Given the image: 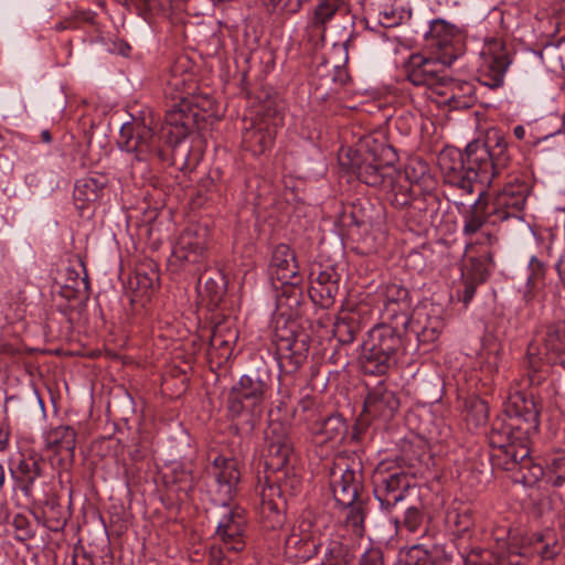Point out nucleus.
<instances>
[{
	"mask_svg": "<svg viewBox=\"0 0 565 565\" xmlns=\"http://www.w3.org/2000/svg\"><path fill=\"white\" fill-rule=\"evenodd\" d=\"M185 58H178L166 75L164 94L174 100L167 111L159 135L154 132L153 117L147 121L126 122L121 126L117 140L118 148L126 152L131 163L148 162L153 158L167 161L166 151L160 141L171 147L179 145L193 127V114L188 110V97L194 90L193 75L188 71Z\"/></svg>",
	"mask_w": 565,
	"mask_h": 565,
	"instance_id": "1",
	"label": "nucleus"
},
{
	"mask_svg": "<svg viewBox=\"0 0 565 565\" xmlns=\"http://www.w3.org/2000/svg\"><path fill=\"white\" fill-rule=\"evenodd\" d=\"M509 162L508 142L498 128L489 129L483 141L468 143L465 153L446 149L438 156L445 183L462 194H471L478 183L491 184Z\"/></svg>",
	"mask_w": 565,
	"mask_h": 565,
	"instance_id": "2",
	"label": "nucleus"
},
{
	"mask_svg": "<svg viewBox=\"0 0 565 565\" xmlns=\"http://www.w3.org/2000/svg\"><path fill=\"white\" fill-rule=\"evenodd\" d=\"M552 364L565 365V321L546 326L529 344L522 362L529 385H539Z\"/></svg>",
	"mask_w": 565,
	"mask_h": 565,
	"instance_id": "3",
	"label": "nucleus"
},
{
	"mask_svg": "<svg viewBox=\"0 0 565 565\" xmlns=\"http://www.w3.org/2000/svg\"><path fill=\"white\" fill-rule=\"evenodd\" d=\"M270 385V373L267 369L242 375L228 395L227 409L232 418L245 416V423L253 429L264 412Z\"/></svg>",
	"mask_w": 565,
	"mask_h": 565,
	"instance_id": "4",
	"label": "nucleus"
},
{
	"mask_svg": "<svg viewBox=\"0 0 565 565\" xmlns=\"http://www.w3.org/2000/svg\"><path fill=\"white\" fill-rule=\"evenodd\" d=\"M403 348L402 332L387 323L373 327L362 344L361 362L365 373L383 375L397 362Z\"/></svg>",
	"mask_w": 565,
	"mask_h": 565,
	"instance_id": "5",
	"label": "nucleus"
},
{
	"mask_svg": "<svg viewBox=\"0 0 565 565\" xmlns=\"http://www.w3.org/2000/svg\"><path fill=\"white\" fill-rule=\"evenodd\" d=\"M358 178L365 184L377 188L386 195V199L397 205H406L409 202L408 186L402 184L403 175L392 164L379 163L375 159L363 161L358 167Z\"/></svg>",
	"mask_w": 565,
	"mask_h": 565,
	"instance_id": "6",
	"label": "nucleus"
},
{
	"mask_svg": "<svg viewBox=\"0 0 565 565\" xmlns=\"http://www.w3.org/2000/svg\"><path fill=\"white\" fill-rule=\"evenodd\" d=\"M450 65L436 55L412 54L405 64L406 77L413 85L427 86L438 93L448 79Z\"/></svg>",
	"mask_w": 565,
	"mask_h": 565,
	"instance_id": "7",
	"label": "nucleus"
},
{
	"mask_svg": "<svg viewBox=\"0 0 565 565\" xmlns=\"http://www.w3.org/2000/svg\"><path fill=\"white\" fill-rule=\"evenodd\" d=\"M479 81L490 88L501 87L511 64L510 53L497 39L487 41L480 53Z\"/></svg>",
	"mask_w": 565,
	"mask_h": 565,
	"instance_id": "8",
	"label": "nucleus"
},
{
	"mask_svg": "<svg viewBox=\"0 0 565 565\" xmlns=\"http://www.w3.org/2000/svg\"><path fill=\"white\" fill-rule=\"evenodd\" d=\"M319 529L311 514H303L285 539V554L296 562H306L318 554Z\"/></svg>",
	"mask_w": 565,
	"mask_h": 565,
	"instance_id": "9",
	"label": "nucleus"
},
{
	"mask_svg": "<svg viewBox=\"0 0 565 565\" xmlns=\"http://www.w3.org/2000/svg\"><path fill=\"white\" fill-rule=\"evenodd\" d=\"M505 417H497L488 434L489 444L493 448L491 459L494 467L503 461L505 452H516L520 444H527L529 433H519L520 425L510 419L507 422Z\"/></svg>",
	"mask_w": 565,
	"mask_h": 565,
	"instance_id": "10",
	"label": "nucleus"
},
{
	"mask_svg": "<svg viewBox=\"0 0 565 565\" xmlns=\"http://www.w3.org/2000/svg\"><path fill=\"white\" fill-rule=\"evenodd\" d=\"M425 38L433 53L439 58H444V63L452 64L461 55L458 31L444 20L431 21Z\"/></svg>",
	"mask_w": 565,
	"mask_h": 565,
	"instance_id": "11",
	"label": "nucleus"
},
{
	"mask_svg": "<svg viewBox=\"0 0 565 565\" xmlns=\"http://www.w3.org/2000/svg\"><path fill=\"white\" fill-rule=\"evenodd\" d=\"M497 467L512 472L513 480L525 487H532L542 478H545L544 468L533 462L530 457L527 444H520L516 452H505V455H503V461Z\"/></svg>",
	"mask_w": 565,
	"mask_h": 565,
	"instance_id": "12",
	"label": "nucleus"
},
{
	"mask_svg": "<svg viewBox=\"0 0 565 565\" xmlns=\"http://www.w3.org/2000/svg\"><path fill=\"white\" fill-rule=\"evenodd\" d=\"M530 192L531 189L525 182L508 183L493 198L491 214L499 221H507L511 217L521 220Z\"/></svg>",
	"mask_w": 565,
	"mask_h": 565,
	"instance_id": "13",
	"label": "nucleus"
},
{
	"mask_svg": "<svg viewBox=\"0 0 565 565\" xmlns=\"http://www.w3.org/2000/svg\"><path fill=\"white\" fill-rule=\"evenodd\" d=\"M292 455V444L280 424H270L265 433L264 458L269 470L282 471Z\"/></svg>",
	"mask_w": 565,
	"mask_h": 565,
	"instance_id": "14",
	"label": "nucleus"
},
{
	"mask_svg": "<svg viewBox=\"0 0 565 565\" xmlns=\"http://www.w3.org/2000/svg\"><path fill=\"white\" fill-rule=\"evenodd\" d=\"M206 243L207 228L192 224L180 234L173 247V257L181 264H200L204 257Z\"/></svg>",
	"mask_w": 565,
	"mask_h": 565,
	"instance_id": "15",
	"label": "nucleus"
},
{
	"mask_svg": "<svg viewBox=\"0 0 565 565\" xmlns=\"http://www.w3.org/2000/svg\"><path fill=\"white\" fill-rule=\"evenodd\" d=\"M374 495L383 509H391L405 499L409 489V478L403 471H394L385 475L381 468L376 470L374 478Z\"/></svg>",
	"mask_w": 565,
	"mask_h": 565,
	"instance_id": "16",
	"label": "nucleus"
},
{
	"mask_svg": "<svg viewBox=\"0 0 565 565\" xmlns=\"http://www.w3.org/2000/svg\"><path fill=\"white\" fill-rule=\"evenodd\" d=\"M504 416L520 425L518 426L519 433L530 434L539 426V412L534 401L521 392H515L508 397Z\"/></svg>",
	"mask_w": 565,
	"mask_h": 565,
	"instance_id": "17",
	"label": "nucleus"
},
{
	"mask_svg": "<svg viewBox=\"0 0 565 565\" xmlns=\"http://www.w3.org/2000/svg\"><path fill=\"white\" fill-rule=\"evenodd\" d=\"M269 275L284 286L296 287L300 284L299 266L296 253L286 244L278 245L273 253Z\"/></svg>",
	"mask_w": 565,
	"mask_h": 565,
	"instance_id": "18",
	"label": "nucleus"
},
{
	"mask_svg": "<svg viewBox=\"0 0 565 565\" xmlns=\"http://www.w3.org/2000/svg\"><path fill=\"white\" fill-rule=\"evenodd\" d=\"M330 487L334 500L340 505H352L360 499L361 475L349 467L342 468L337 465L331 471Z\"/></svg>",
	"mask_w": 565,
	"mask_h": 565,
	"instance_id": "19",
	"label": "nucleus"
},
{
	"mask_svg": "<svg viewBox=\"0 0 565 565\" xmlns=\"http://www.w3.org/2000/svg\"><path fill=\"white\" fill-rule=\"evenodd\" d=\"M559 553L561 545L556 533L552 529H545L529 535L516 552L518 555L523 557L537 555L542 562L554 561Z\"/></svg>",
	"mask_w": 565,
	"mask_h": 565,
	"instance_id": "20",
	"label": "nucleus"
},
{
	"mask_svg": "<svg viewBox=\"0 0 565 565\" xmlns=\"http://www.w3.org/2000/svg\"><path fill=\"white\" fill-rule=\"evenodd\" d=\"M245 523L239 510H232L220 520L216 535L227 551L241 552L245 548Z\"/></svg>",
	"mask_w": 565,
	"mask_h": 565,
	"instance_id": "21",
	"label": "nucleus"
},
{
	"mask_svg": "<svg viewBox=\"0 0 565 565\" xmlns=\"http://www.w3.org/2000/svg\"><path fill=\"white\" fill-rule=\"evenodd\" d=\"M399 401L383 383L375 385L364 402V412L373 417L390 419L397 412Z\"/></svg>",
	"mask_w": 565,
	"mask_h": 565,
	"instance_id": "22",
	"label": "nucleus"
},
{
	"mask_svg": "<svg viewBox=\"0 0 565 565\" xmlns=\"http://www.w3.org/2000/svg\"><path fill=\"white\" fill-rule=\"evenodd\" d=\"M309 278V295L311 299L323 307L330 306L339 289V275L337 271L331 267L319 273L311 270Z\"/></svg>",
	"mask_w": 565,
	"mask_h": 565,
	"instance_id": "23",
	"label": "nucleus"
},
{
	"mask_svg": "<svg viewBox=\"0 0 565 565\" xmlns=\"http://www.w3.org/2000/svg\"><path fill=\"white\" fill-rule=\"evenodd\" d=\"M437 94L444 97V103L452 109H467L477 102L473 83L454 79L449 76Z\"/></svg>",
	"mask_w": 565,
	"mask_h": 565,
	"instance_id": "24",
	"label": "nucleus"
},
{
	"mask_svg": "<svg viewBox=\"0 0 565 565\" xmlns=\"http://www.w3.org/2000/svg\"><path fill=\"white\" fill-rule=\"evenodd\" d=\"M276 134L277 124L264 119L246 129L243 135V143L253 154L259 156L273 147Z\"/></svg>",
	"mask_w": 565,
	"mask_h": 565,
	"instance_id": "25",
	"label": "nucleus"
},
{
	"mask_svg": "<svg viewBox=\"0 0 565 565\" xmlns=\"http://www.w3.org/2000/svg\"><path fill=\"white\" fill-rule=\"evenodd\" d=\"M42 457L32 452L28 456L22 455L18 465L11 469V475L19 489L25 497H31L35 480L41 476Z\"/></svg>",
	"mask_w": 565,
	"mask_h": 565,
	"instance_id": "26",
	"label": "nucleus"
},
{
	"mask_svg": "<svg viewBox=\"0 0 565 565\" xmlns=\"http://www.w3.org/2000/svg\"><path fill=\"white\" fill-rule=\"evenodd\" d=\"M213 475L218 484V491L224 497V501L232 499L241 477L235 460L216 456L213 460Z\"/></svg>",
	"mask_w": 565,
	"mask_h": 565,
	"instance_id": "27",
	"label": "nucleus"
},
{
	"mask_svg": "<svg viewBox=\"0 0 565 565\" xmlns=\"http://www.w3.org/2000/svg\"><path fill=\"white\" fill-rule=\"evenodd\" d=\"M344 6V0H318L308 14L307 29L323 35L328 23Z\"/></svg>",
	"mask_w": 565,
	"mask_h": 565,
	"instance_id": "28",
	"label": "nucleus"
},
{
	"mask_svg": "<svg viewBox=\"0 0 565 565\" xmlns=\"http://www.w3.org/2000/svg\"><path fill=\"white\" fill-rule=\"evenodd\" d=\"M107 183L105 175H89L76 181L74 186V199L79 209L94 203L102 198L104 188Z\"/></svg>",
	"mask_w": 565,
	"mask_h": 565,
	"instance_id": "29",
	"label": "nucleus"
},
{
	"mask_svg": "<svg viewBox=\"0 0 565 565\" xmlns=\"http://www.w3.org/2000/svg\"><path fill=\"white\" fill-rule=\"evenodd\" d=\"M76 431L72 426H57L45 434V444L49 449L56 452L65 451L74 456L76 448Z\"/></svg>",
	"mask_w": 565,
	"mask_h": 565,
	"instance_id": "30",
	"label": "nucleus"
},
{
	"mask_svg": "<svg viewBox=\"0 0 565 565\" xmlns=\"http://www.w3.org/2000/svg\"><path fill=\"white\" fill-rule=\"evenodd\" d=\"M483 192L480 191L478 199L469 205V207L462 213V234L466 237H472L482 231L483 225L488 221V213L486 205L482 202Z\"/></svg>",
	"mask_w": 565,
	"mask_h": 565,
	"instance_id": "31",
	"label": "nucleus"
},
{
	"mask_svg": "<svg viewBox=\"0 0 565 565\" xmlns=\"http://www.w3.org/2000/svg\"><path fill=\"white\" fill-rule=\"evenodd\" d=\"M347 423L344 418L338 414L328 416L313 427V433L320 437L321 443L340 441L347 434Z\"/></svg>",
	"mask_w": 565,
	"mask_h": 565,
	"instance_id": "32",
	"label": "nucleus"
},
{
	"mask_svg": "<svg viewBox=\"0 0 565 565\" xmlns=\"http://www.w3.org/2000/svg\"><path fill=\"white\" fill-rule=\"evenodd\" d=\"M446 526L457 539H470V529L473 526L471 511L467 508H450L446 512Z\"/></svg>",
	"mask_w": 565,
	"mask_h": 565,
	"instance_id": "33",
	"label": "nucleus"
},
{
	"mask_svg": "<svg viewBox=\"0 0 565 565\" xmlns=\"http://www.w3.org/2000/svg\"><path fill=\"white\" fill-rule=\"evenodd\" d=\"M446 561L447 555L439 546L426 550L416 545L406 554L404 565H444Z\"/></svg>",
	"mask_w": 565,
	"mask_h": 565,
	"instance_id": "34",
	"label": "nucleus"
},
{
	"mask_svg": "<svg viewBox=\"0 0 565 565\" xmlns=\"http://www.w3.org/2000/svg\"><path fill=\"white\" fill-rule=\"evenodd\" d=\"M493 250H483L481 254H468L470 258L469 275L471 280L483 282L491 274L494 266Z\"/></svg>",
	"mask_w": 565,
	"mask_h": 565,
	"instance_id": "35",
	"label": "nucleus"
},
{
	"mask_svg": "<svg viewBox=\"0 0 565 565\" xmlns=\"http://www.w3.org/2000/svg\"><path fill=\"white\" fill-rule=\"evenodd\" d=\"M384 323L395 327L396 330L403 332L411 322V302H406V307L402 308L399 302H391L383 306Z\"/></svg>",
	"mask_w": 565,
	"mask_h": 565,
	"instance_id": "36",
	"label": "nucleus"
},
{
	"mask_svg": "<svg viewBox=\"0 0 565 565\" xmlns=\"http://www.w3.org/2000/svg\"><path fill=\"white\" fill-rule=\"evenodd\" d=\"M512 551L508 554H497L491 550H471L465 554L460 552L463 559V565H499L504 557H508Z\"/></svg>",
	"mask_w": 565,
	"mask_h": 565,
	"instance_id": "37",
	"label": "nucleus"
},
{
	"mask_svg": "<svg viewBox=\"0 0 565 565\" xmlns=\"http://www.w3.org/2000/svg\"><path fill=\"white\" fill-rule=\"evenodd\" d=\"M545 479L548 483L561 487L565 483V454L557 452L546 461Z\"/></svg>",
	"mask_w": 565,
	"mask_h": 565,
	"instance_id": "38",
	"label": "nucleus"
},
{
	"mask_svg": "<svg viewBox=\"0 0 565 565\" xmlns=\"http://www.w3.org/2000/svg\"><path fill=\"white\" fill-rule=\"evenodd\" d=\"M348 509L345 515V525L351 529L353 534L361 536L364 531L365 510L361 499H358L352 505H343Z\"/></svg>",
	"mask_w": 565,
	"mask_h": 565,
	"instance_id": "39",
	"label": "nucleus"
},
{
	"mask_svg": "<svg viewBox=\"0 0 565 565\" xmlns=\"http://www.w3.org/2000/svg\"><path fill=\"white\" fill-rule=\"evenodd\" d=\"M466 253L481 254L483 250H493L498 243V237L489 232L480 231L472 237H467Z\"/></svg>",
	"mask_w": 565,
	"mask_h": 565,
	"instance_id": "40",
	"label": "nucleus"
},
{
	"mask_svg": "<svg viewBox=\"0 0 565 565\" xmlns=\"http://www.w3.org/2000/svg\"><path fill=\"white\" fill-rule=\"evenodd\" d=\"M238 339V333H231L225 339L222 338L220 329H213L211 333V347L220 352V356L228 359L232 355L233 347Z\"/></svg>",
	"mask_w": 565,
	"mask_h": 565,
	"instance_id": "41",
	"label": "nucleus"
},
{
	"mask_svg": "<svg viewBox=\"0 0 565 565\" xmlns=\"http://www.w3.org/2000/svg\"><path fill=\"white\" fill-rule=\"evenodd\" d=\"M382 301L383 306L391 305V302H399V306L402 305V308L406 307V302H411L408 290L395 284L386 286Z\"/></svg>",
	"mask_w": 565,
	"mask_h": 565,
	"instance_id": "42",
	"label": "nucleus"
},
{
	"mask_svg": "<svg viewBox=\"0 0 565 565\" xmlns=\"http://www.w3.org/2000/svg\"><path fill=\"white\" fill-rule=\"evenodd\" d=\"M171 481L174 483L177 492L188 493L192 490L194 484L192 473L184 470L182 467H177L173 469Z\"/></svg>",
	"mask_w": 565,
	"mask_h": 565,
	"instance_id": "43",
	"label": "nucleus"
},
{
	"mask_svg": "<svg viewBox=\"0 0 565 565\" xmlns=\"http://www.w3.org/2000/svg\"><path fill=\"white\" fill-rule=\"evenodd\" d=\"M529 271L526 285L530 289H534L545 276V266L537 257L532 256L529 262Z\"/></svg>",
	"mask_w": 565,
	"mask_h": 565,
	"instance_id": "44",
	"label": "nucleus"
},
{
	"mask_svg": "<svg viewBox=\"0 0 565 565\" xmlns=\"http://www.w3.org/2000/svg\"><path fill=\"white\" fill-rule=\"evenodd\" d=\"M424 515L419 508L417 507H409L405 511V516L403 521V525L406 527L409 532H418L419 529L423 525Z\"/></svg>",
	"mask_w": 565,
	"mask_h": 565,
	"instance_id": "45",
	"label": "nucleus"
},
{
	"mask_svg": "<svg viewBox=\"0 0 565 565\" xmlns=\"http://www.w3.org/2000/svg\"><path fill=\"white\" fill-rule=\"evenodd\" d=\"M489 417L488 404L484 401L477 399L471 403L468 419L473 420L476 426L483 425Z\"/></svg>",
	"mask_w": 565,
	"mask_h": 565,
	"instance_id": "46",
	"label": "nucleus"
},
{
	"mask_svg": "<svg viewBox=\"0 0 565 565\" xmlns=\"http://www.w3.org/2000/svg\"><path fill=\"white\" fill-rule=\"evenodd\" d=\"M308 0H264L267 6H273L284 14H295L300 11Z\"/></svg>",
	"mask_w": 565,
	"mask_h": 565,
	"instance_id": "47",
	"label": "nucleus"
},
{
	"mask_svg": "<svg viewBox=\"0 0 565 565\" xmlns=\"http://www.w3.org/2000/svg\"><path fill=\"white\" fill-rule=\"evenodd\" d=\"M278 481V491L287 492L289 491L291 494H296L300 488L301 481L297 476L290 477L287 471H284V478H277Z\"/></svg>",
	"mask_w": 565,
	"mask_h": 565,
	"instance_id": "48",
	"label": "nucleus"
},
{
	"mask_svg": "<svg viewBox=\"0 0 565 565\" xmlns=\"http://www.w3.org/2000/svg\"><path fill=\"white\" fill-rule=\"evenodd\" d=\"M210 565H231L230 559L225 556L221 546H211Z\"/></svg>",
	"mask_w": 565,
	"mask_h": 565,
	"instance_id": "49",
	"label": "nucleus"
},
{
	"mask_svg": "<svg viewBox=\"0 0 565 565\" xmlns=\"http://www.w3.org/2000/svg\"><path fill=\"white\" fill-rule=\"evenodd\" d=\"M502 363V353L500 350L494 352H490L487 356V361L484 363V367L489 370V372H498L499 367Z\"/></svg>",
	"mask_w": 565,
	"mask_h": 565,
	"instance_id": "50",
	"label": "nucleus"
},
{
	"mask_svg": "<svg viewBox=\"0 0 565 565\" xmlns=\"http://www.w3.org/2000/svg\"><path fill=\"white\" fill-rule=\"evenodd\" d=\"M13 525L18 531H20L22 533V535L28 536V537L31 536V529L29 525V521L26 520L25 516H23L21 514H17L13 518Z\"/></svg>",
	"mask_w": 565,
	"mask_h": 565,
	"instance_id": "51",
	"label": "nucleus"
},
{
	"mask_svg": "<svg viewBox=\"0 0 565 565\" xmlns=\"http://www.w3.org/2000/svg\"><path fill=\"white\" fill-rule=\"evenodd\" d=\"M479 282H476L473 280L471 281H468L466 285H465V288L459 294V299L463 302V303H469L471 301V299L473 298L475 296V292H476V286L478 285Z\"/></svg>",
	"mask_w": 565,
	"mask_h": 565,
	"instance_id": "52",
	"label": "nucleus"
},
{
	"mask_svg": "<svg viewBox=\"0 0 565 565\" xmlns=\"http://www.w3.org/2000/svg\"><path fill=\"white\" fill-rule=\"evenodd\" d=\"M361 565H383L382 556L379 551H371L362 556Z\"/></svg>",
	"mask_w": 565,
	"mask_h": 565,
	"instance_id": "53",
	"label": "nucleus"
},
{
	"mask_svg": "<svg viewBox=\"0 0 565 565\" xmlns=\"http://www.w3.org/2000/svg\"><path fill=\"white\" fill-rule=\"evenodd\" d=\"M213 329H220L223 339H225V337H228L232 332L238 333L234 323L227 320L216 323Z\"/></svg>",
	"mask_w": 565,
	"mask_h": 565,
	"instance_id": "54",
	"label": "nucleus"
},
{
	"mask_svg": "<svg viewBox=\"0 0 565 565\" xmlns=\"http://www.w3.org/2000/svg\"><path fill=\"white\" fill-rule=\"evenodd\" d=\"M341 547L339 544H334L327 553L326 559L322 562V565H338V554L340 553Z\"/></svg>",
	"mask_w": 565,
	"mask_h": 565,
	"instance_id": "55",
	"label": "nucleus"
},
{
	"mask_svg": "<svg viewBox=\"0 0 565 565\" xmlns=\"http://www.w3.org/2000/svg\"><path fill=\"white\" fill-rule=\"evenodd\" d=\"M381 23L385 26V28H392L394 25H397L398 24V21L395 17V12L392 10V11H384L381 13Z\"/></svg>",
	"mask_w": 565,
	"mask_h": 565,
	"instance_id": "56",
	"label": "nucleus"
},
{
	"mask_svg": "<svg viewBox=\"0 0 565 565\" xmlns=\"http://www.w3.org/2000/svg\"><path fill=\"white\" fill-rule=\"evenodd\" d=\"M10 431L4 423H0V451H4L9 446Z\"/></svg>",
	"mask_w": 565,
	"mask_h": 565,
	"instance_id": "57",
	"label": "nucleus"
},
{
	"mask_svg": "<svg viewBox=\"0 0 565 565\" xmlns=\"http://www.w3.org/2000/svg\"><path fill=\"white\" fill-rule=\"evenodd\" d=\"M556 523L562 532V536L565 540V508L559 512Z\"/></svg>",
	"mask_w": 565,
	"mask_h": 565,
	"instance_id": "58",
	"label": "nucleus"
},
{
	"mask_svg": "<svg viewBox=\"0 0 565 565\" xmlns=\"http://www.w3.org/2000/svg\"><path fill=\"white\" fill-rule=\"evenodd\" d=\"M81 19L85 22L94 24L95 19H96V13L93 11H83V12H81Z\"/></svg>",
	"mask_w": 565,
	"mask_h": 565,
	"instance_id": "59",
	"label": "nucleus"
},
{
	"mask_svg": "<svg viewBox=\"0 0 565 565\" xmlns=\"http://www.w3.org/2000/svg\"><path fill=\"white\" fill-rule=\"evenodd\" d=\"M513 132H514V136L520 140L524 139V137H525V128L521 125L515 126L513 129Z\"/></svg>",
	"mask_w": 565,
	"mask_h": 565,
	"instance_id": "60",
	"label": "nucleus"
},
{
	"mask_svg": "<svg viewBox=\"0 0 565 565\" xmlns=\"http://www.w3.org/2000/svg\"><path fill=\"white\" fill-rule=\"evenodd\" d=\"M196 160H198L196 158L192 159V158L190 157V154H189V153H186V154L184 156V163H183V167H184V168H192V167H194V166L196 164Z\"/></svg>",
	"mask_w": 565,
	"mask_h": 565,
	"instance_id": "61",
	"label": "nucleus"
},
{
	"mask_svg": "<svg viewBox=\"0 0 565 565\" xmlns=\"http://www.w3.org/2000/svg\"><path fill=\"white\" fill-rule=\"evenodd\" d=\"M41 139H42L43 142L50 143L52 141V136H51L50 131L46 130V129L43 130L41 132Z\"/></svg>",
	"mask_w": 565,
	"mask_h": 565,
	"instance_id": "62",
	"label": "nucleus"
},
{
	"mask_svg": "<svg viewBox=\"0 0 565 565\" xmlns=\"http://www.w3.org/2000/svg\"><path fill=\"white\" fill-rule=\"evenodd\" d=\"M79 285H83L85 289L88 287V281L85 278H82L81 281H76L73 288L79 289Z\"/></svg>",
	"mask_w": 565,
	"mask_h": 565,
	"instance_id": "63",
	"label": "nucleus"
},
{
	"mask_svg": "<svg viewBox=\"0 0 565 565\" xmlns=\"http://www.w3.org/2000/svg\"><path fill=\"white\" fill-rule=\"evenodd\" d=\"M275 515H276V524L280 525L282 522H284V515L281 513H279L278 511H275Z\"/></svg>",
	"mask_w": 565,
	"mask_h": 565,
	"instance_id": "64",
	"label": "nucleus"
}]
</instances>
